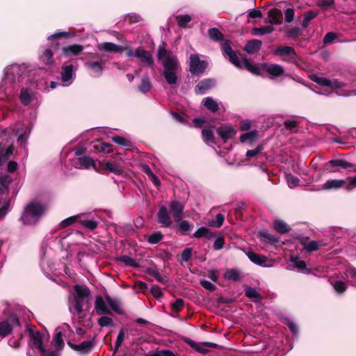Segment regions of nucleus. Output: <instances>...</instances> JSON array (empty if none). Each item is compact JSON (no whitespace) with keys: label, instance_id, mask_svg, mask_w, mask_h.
<instances>
[{"label":"nucleus","instance_id":"nucleus-38","mask_svg":"<svg viewBox=\"0 0 356 356\" xmlns=\"http://www.w3.org/2000/svg\"><path fill=\"white\" fill-rule=\"evenodd\" d=\"M330 164L333 167H341L347 169L353 166V164L343 159H334L330 161Z\"/></svg>","mask_w":356,"mask_h":356},{"label":"nucleus","instance_id":"nucleus-22","mask_svg":"<svg viewBox=\"0 0 356 356\" xmlns=\"http://www.w3.org/2000/svg\"><path fill=\"white\" fill-rule=\"evenodd\" d=\"M215 85V81L212 79H204L200 81L195 86V92L197 94H204L208 90L211 89Z\"/></svg>","mask_w":356,"mask_h":356},{"label":"nucleus","instance_id":"nucleus-8","mask_svg":"<svg viewBox=\"0 0 356 356\" xmlns=\"http://www.w3.org/2000/svg\"><path fill=\"white\" fill-rule=\"evenodd\" d=\"M170 213L175 221H179L182 218L184 205L181 202L174 200L169 204Z\"/></svg>","mask_w":356,"mask_h":356},{"label":"nucleus","instance_id":"nucleus-45","mask_svg":"<svg viewBox=\"0 0 356 356\" xmlns=\"http://www.w3.org/2000/svg\"><path fill=\"white\" fill-rule=\"evenodd\" d=\"M40 60L46 65L53 63V54L51 50L46 49L43 54L40 56Z\"/></svg>","mask_w":356,"mask_h":356},{"label":"nucleus","instance_id":"nucleus-11","mask_svg":"<svg viewBox=\"0 0 356 356\" xmlns=\"http://www.w3.org/2000/svg\"><path fill=\"white\" fill-rule=\"evenodd\" d=\"M216 131L224 141L234 138L236 133V131L232 127L227 124L220 126Z\"/></svg>","mask_w":356,"mask_h":356},{"label":"nucleus","instance_id":"nucleus-21","mask_svg":"<svg viewBox=\"0 0 356 356\" xmlns=\"http://www.w3.org/2000/svg\"><path fill=\"white\" fill-rule=\"evenodd\" d=\"M275 54L280 56H289L293 60H295L296 54L293 47L289 46H280L275 50Z\"/></svg>","mask_w":356,"mask_h":356},{"label":"nucleus","instance_id":"nucleus-58","mask_svg":"<svg viewBox=\"0 0 356 356\" xmlns=\"http://www.w3.org/2000/svg\"><path fill=\"white\" fill-rule=\"evenodd\" d=\"M113 140L117 144L124 146V147H131V143L129 140L121 136H115L113 138Z\"/></svg>","mask_w":356,"mask_h":356},{"label":"nucleus","instance_id":"nucleus-20","mask_svg":"<svg viewBox=\"0 0 356 356\" xmlns=\"http://www.w3.org/2000/svg\"><path fill=\"white\" fill-rule=\"evenodd\" d=\"M234 65L238 68L246 69L253 74H258L259 73V67L256 65L251 63L246 58L241 60H238Z\"/></svg>","mask_w":356,"mask_h":356},{"label":"nucleus","instance_id":"nucleus-35","mask_svg":"<svg viewBox=\"0 0 356 356\" xmlns=\"http://www.w3.org/2000/svg\"><path fill=\"white\" fill-rule=\"evenodd\" d=\"M163 74L168 83L170 85H175L177 83V76L176 74V71H170L167 70H164Z\"/></svg>","mask_w":356,"mask_h":356},{"label":"nucleus","instance_id":"nucleus-7","mask_svg":"<svg viewBox=\"0 0 356 356\" xmlns=\"http://www.w3.org/2000/svg\"><path fill=\"white\" fill-rule=\"evenodd\" d=\"M24 71V67L23 66L17 64L12 65L6 69L5 78L6 80L13 82L16 77L19 78L22 75Z\"/></svg>","mask_w":356,"mask_h":356},{"label":"nucleus","instance_id":"nucleus-10","mask_svg":"<svg viewBox=\"0 0 356 356\" xmlns=\"http://www.w3.org/2000/svg\"><path fill=\"white\" fill-rule=\"evenodd\" d=\"M134 56L137 57L146 66L152 67L154 65L152 54L146 50L137 49L135 51Z\"/></svg>","mask_w":356,"mask_h":356},{"label":"nucleus","instance_id":"nucleus-16","mask_svg":"<svg viewBox=\"0 0 356 356\" xmlns=\"http://www.w3.org/2000/svg\"><path fill=\"white\" fill-rule=\"evenodd\" d=\"M222 48L224 54L228 56L229 61L233 65L236 64L239 58L236 52L232 50L231 42L229 41L223 42L222 43Z\"/></svg>","mask_w":356,"mask_h":356},{"label":"nucleus","instance_id":"nucleus-54","mask_svg":"<svg viewBox=\"0 0 356 356\" xmlns=\"http://www.w3.org/2000/svg\"><path fill=\"white\" fill-rule=\"evenodd\" d=\"M176 222H177L178 229L181 232H188L192 227V225H190L189 222L186 220H181V219H180L179 221H176Z\"/></svg>","mask_w":356,"mask_h":356},{"label":"nucleus","instance_id":"nucleus-61","mask_svg":"<svg viewBox=\"0 0 356 356\" xmlns=\"http://www.w3.org/2000/svg\"><path fill=\"white\" fill-rule=\"evenodd\" d=\"M202 138L205 143H209L212 142L213 138V131L209 129H203L202 130Z\"/></svg>","mask_w":356,"mask_h":356},{"label":"nucleus","instance_id":"nucleus-31","mask_svg":"<svg viewBox=\"0 0 356 356\" xmlns=\"http://www.w3.org/2000/svg\"><path fill=\"white\" fill-rule=\"evenodd\" d=\"M106 300L109 307L117 314H122L123 311L120 307L118 300L112 298L109 296H106Z\"/></svg>","mask_w":356,"mask_h":356},{"label":"nucleus","instance_id":"nucleus-19","mask_svg":"<svg viewBox=\"0 0 356 356\" xmlns=\"http://www.w3.org/2000/svg\"><path fill=\"white\" fill-rule=\"evenodd\" d=\"M31 343L35 348H37L42 354L46 353L45 349L42 346V337L40 332H31L30 333Z\"/></svg>","mask_w":356,"mask_h":356},{"label":"nucleus","instance_id":"nucleus-23","mask_svg":"<svg viewBox=\"0 0 356 356\" xmlns=\"http://www.w3.org/2000/svg\"><path fill=\"white\" fill-rule=\"evenodd\" d=\"M346 181L343 179H330L327 181L322 186L323 190H337L344 187Z\"/></svg>","mask_w":356,"mask_h":356},{"label":"nucleus","instance_id":"nucleus-48","mask_svg":"<svg viewBox=\"0 0 356 356\" xmlns=\"http://www.w3.org/2000/svg\"><path fill=\"white\" fill-rule=\"evenodd\" d=\"M209 35L210 38L214 41L221 40L223 38L222 34L216 28H212L209 30Z\"/></svg>","mask_w":356,"mask_h":356},{"label":"nucleus","instance_id":"nucleus-25","mask_svg":"<svg viewBox=\"0 0 356 356\" xmlns=\"http://www.w3.org/2000/svg\"><path fill=\"white\" fill-rule=\"evenodd\" d=\"M261 40L254 39L246 43L244 50L248 54H254L261 49Z\"/></svg>","mask_w":356,"mask_h":356},{"label":"nucleus","instance_id":"nucleus-28","mask_svg":"<svg viewBox=\"0 0 356 356\" xmlns=\"http://www.w3.org/2000/svg\"><path fill=\"white\" fill-rule=\"evenodd\" d=\"M76 165L77 168L83 169H88L90 166H93L95 168L94 161L89 156H83L79 158Z\"/></svg>","mask_w":356,"mask_h":356},{"label":"nucleus","instance_id":"nucleus-14","mask_svg":"<svg viewBox=\"0 0 356 356\" xmlns=\"http://www.w3.org/2000/svg\"><path fill=\"white\" fill-rule=\"evenodd\" d=\"M106 300L105 301L102 296H97L95 302V308L98 314H108L112 313L107 307Z\"/></svg>","mask_w":356,"mask_h":356},{"label":"nucleus","instance_id":"nucleus-62","mask_svg":"<svg viewBox=\"0 0 356 356\" xmlns=\"http://www.w3.org/2000/svg\"><path fill=\"white\" fill-rule=\"evenodd\" d=\"M298 124V122L296 120H286L284 122V125L286 129L292 131Z\"/></svg>","mask_w":356,"mask_h":356},{"label":"nucleus","instance_id":"nucleus-47","mask_svg":"<svg viewBox=\"0 0 356 356\" xmlns=\"http://www.w3.org/2000/svg\"><path fill=\"white\" fill-rule=\"evenodd\" d=\"M245 295L255 301L259 302L261 299L259 292L254 288L248 287L245 289Z\"/></svg>","mask_w":356,"mask_h":356},{"label":"nucleus","instance_id":"nucleus-6","mask_svg":"<svg viewBox=\"0 0 356 356\" xmlns=\"http://www.w3.org/2000/svg\"><path fill=\"white\" fill-rule=\"evenodd\" d=\"M245 254L249 259L257 265L263 267H272L273 266V261L268 260L265 256L257 254L252 251L246 252Z\"/></svg>","mask_w":356,"mask_h":356},{"label":"nucleus","instance_id":"nucleus-59","mask_svg":"<svg viewBox=\"0 0 356 356\" xmlns=\"http://www.w3.org/2000/svg\"><path fill=\"white\" fill-rule=\"evenodd\" d=\"M80 223L89 230H94L97 227V222L92 220H81Z\"/></svg>","mask_w":356,"mask_h":356},{"label":"nucleus","instance_id":"nucleus-64","mask_svg":"<svg viewBox=\"0 0 356 356\" xmlns=\"http://www.w3.org/2000/svg\"><path fill=\"white\" fill-rule=\"evenodd\" d=\"M98 323L101 327L113 325V320L110 317L102 316L99 318Z\"/></svg>","mask_w":356,"mask_h":356},{"label":"nucleus","instance_id":"nucleus-12","mask_svg":"<svg viewBox=\"0 0 356 356\" xmlns=\"http://www.w3.org/2000/svg\"><path fill=\"white\" fill-rule=\"evenodd\" d=\"M103 62H87L85 65L86 68L90 71V74L93 77L99 76L103 72L104 69Z\"/></svg>","mask_w":356,"mask_h":356},{"label":"nucleus","instance_id":"nucleus-34","mask_svg":"<svg viewBox=\"0 0 356 356\" xmlns=\"http://www.w3.org/2000/svg\"><path fill=\"white\" fill-rule=\"evenodd\" d=\"M275 229L281 234L286 233L289 231V226L283 220H277L274 222Z\"/></svg>","mask_w":356,"mask_h":356},{"label":"nucleus","instance_id":"nucleus-46","mask_svg":"<svg viewBox=\"0 0 356 356\" xmlns=\"http://www.w3.org/2000/svg\"><path fill=\"white\" fill-rule=\"evenodd\" d=\"M317 16V13L313 11H307L304 14V19L302 22L303 28H307L309 25V22Z\"/></svg>","mask_w":356,"mask_h":356},{"label":"nucleus","instance_id":"nucleus-4","mask_svg":"<svg viewBox=\"0 0 356 356\" xmlns=\"http://www.w3.org/2000/svg\"><path fill=\"white\" fill-rule=\"evenodd\" d=\"M207 67L205 60H200L198 54H191L189 58V70L195 75L202 74Z\"/></svg>","mask_w":356,"mask_h":356},{"label":"nucleus","instance_id":"nucleus-33","mask_svg":"<svg viewBox=\"0 0 356 356\" xmlns=\"http://www.w3.org/2000/svg\"><path fill=\"white\" fill-rule=\"evenodd\" d=\"M259 236L264 241L274 244L278 241V238L270 234L267 230H261L259 232Z\"/></svg>","mask_w":356,"mask_h":356},{"label":"nucleus","instance_id":"nucleus-1","mask_svg":"<svg viewBox=\"0 0 356 356\" xmlns=\"http://www.w3.org/2000/svg\"><path fill=\"white\" fill-rule=\"evenodd\" d=\"M44 212L45 208L42 204L32 202L25 207L21 220L26 225H35Z\"/></svg>","mask_w":356,"mask_h":356},{"label":"nucleus","instance_id":"nucleus-41","mask_svg":"<svg viewBox=\"0 0 356 356\" xmlns=\"http://www.w3.org/2000/svg\"><path fill=\"white\" fill-rule=\"evenodd\" d=\"M310 79L312 81H313L314 82L321 85V86H327L329 87L330 86V79H327L325 77H321V76H318V75L316 74H312L310 76Z\"/></svg>","mask_w":356,"mask_h":356},{"label":"nucleus","instance_id":"nucleus-2","mask_svg":"<svg viewBox=\"0 0 356 356\" xmlns=\"http://www.w3.org/2000/svg\"><path fill=\"white\" fill-rule=\"evenodd\" d=\"M90 295V291L86 286H76L75 293L70 302V310L72 312L81 314L83 312V307L85 299Z\"/></svg>","mask_w":356,"mask_h":356},{"label":"nucleus","instance_id":"nucleus-9","mask_svg":"<svg viewBox=\"0 0 356 356\" xmlns=\"http://www.w3.org/2000/svg\"><path fill=\"white\" fill-rule=\"evenodd\" d=\"M157 219L159 223H160L164 227H169L172 225V220L170 216V213L165 206H161L157 213Z\"/></svg>","mask_w":356,"mask_h":356},{"label":"nucleus","instance_id":"nucleus-52","mask_svg":"<svg viewBox=\"0 0 356 356\" xmlns=\"http://www.w3.org/2000/svg\"><path fill=\"white\" fill-rule=\"evenodd\" d=\"M290 261L298 270H302L306 268V264L304 261L300 260L298 257H291Z\"/></svg>","mask_w":356,"mask_h":356},{"label":"nucleus","instance_id":"nucleus-3","mask_svg":"<svg viewBox=\"0 0 356 356\" xmlns=\"http://www.w3.org/2000/svg\"><path fill=\"white\" fill-rule=\"evenodd\" d=\"M157 56L159 60H162L164 70L177 71L179 68V64L177 57L163 47H159Z\"/></svg>","mask_w":356,"mask_h":356},{"label":"nucleus","instance_id":"nucleus-5","mask_svg":"<svg viewBox=\"0 0 356 356\" xmlns=\"http://www.w3.org/2000/svg\"><path fill=\"white\" fill-rule=\"evenodd\" d=\"M10 181L11 179L8 175H3L0 177V202L2 200V195L6 191ZM8 204L5 203L1 207H0V219L6 216L8 210Z\"/></svg>","mask_w":356,"mask_h":356},{"label":"nucleus","instance_id":"nucleus-50","mask_svg":"<svg viewBox=\"0 0 356 356\" xmlns=\"http://www.w3.org/2000/svg\"><path fill=\"white\" fill-rule=\"evenodd\" d=\"M13 154V147H8L5 150L0 149V165Z\"/></svg>","mask_w":356,"mask_h":356},{"label":"nucleus","instance_id":"nucleus-51","mask_svg":"<svg viewBox=\"0 0 356 356\" xmlns=\"http://www.w3.org/2000/svg\"><path fill=\"white\" fill-rule=\"evenodd\" d=\"M286 179L290 188H294L299 185L300 180L297 177L292 175H286Z\"/></svg>","mask_w":356,"mask_h":356},{"label":"nucleus","instance_id":"nucleus-26","mask_svg":"<svg viewBox=\"0 0 356 356\" xmlns=\"http://www.w3.org/2000/svg\"><path fill=\"white\" fill-rule=\"evenodd\" d=\"M68 344L72 349L78 351L81 354L88 353L92 348V343L90 341H83L79 345H74L70 343H68Z\"/></svg>","mask_w":356,"mask_h":356},{"label":"nucleus","instance_id":"nucleus-37","mask_svg":"<svg viewBox=\"0 0 356 356\" xmlns=\"http://www.w3.org/2000/svg\"><path fill=\"white\" fill-rule=\"evenodd\" d=\"M19 99L22 104H24V105L29 104L32 99L31 92L27 89H22L19 95Z\"/></svg>","mask_w":356,"mask_h":356},{"label":"nucleus","instance_id":"nucleus-32","mask_svg":"<svg viewBox=\"0 0 356 356\" xmlns=\"http://www.w3.org/2000/svg\"><path fill=\"white\" fill-rule=\"evenodd\" d=\"M302 245L305 250L307 252H314L318 249L319 245L315 241H311L308 238L302 241Z\"/></svg>","mask_w":356,"mask_h":356},{"label":"nucleus","instance_id":"nucleus-27","mask_svg":"<svg viewBox=\"0 0 356 356\" xmlns=\"http://www.w3.org/2000/svg\"><path fill=\"white\" fill-rule=\"evenodd\" d=\"M266 71L272 77L282 76L284 73V67L278 64H273L266 67Z\"/></svg>","mask_w":356,"mask_h":356},{"label":"nucleus","instance_id":"nucleus-55","mask_svg":"<svg viewBox=\"0 0 356 356\" xmlns=\"http://www.w3.org/2000/svg\"><path fill=\"white\" fill-rule=\"evenodd\" d=\"M184 305V302L182 299H177L176 301L171 304V309L173 312H179L181 311Z\"/></svg>","mask_w":356,"mask_h":356},{"label":"nucleus","instance_id":"nucleus-29","mask_svg":"<svg viewBox=\"0 0 356 356\" xmlns=\"http://www.w3.org/2000/svg\"><path fill=\"white\" fill-rule=\"evenodd\" d=\"M16 128L13 129L12 133L15 136H18V140L23 142L27 138V130L23 128L22 123H17Z\"/></svg>","mask_w":356,"mask_h":356},{"label":"nucleus","instance_id":"nucleus-60","mask_svg":"<svg viewBox=\"0 0 356 356\" xmlns=\"http://www.w3.org/2000/svg\"><path fill=\"white\" fill-rule=\"evenodd\" d=\"M332 286L335 290L339 293H342L346 290V284L342 281H337L332 284Z\"/></svg>","mask_w":356,"mask_h":356},{"label":"nucleus","instance_id":"nucleus-30","mask_svg":"<svg viewBox=\"0 0 356 356\" xmlns=\"http://www.w3.org/2000/svg\"><path fill=\"white\" fill-rule=\"evenodd\" d=\"M275 29L272 25H267L260 28H254L252 33L254 35L262 36L266 34H270L274 31Z\"/></svg>","mask_w":356,"mask_h":356},{"label":"nucleus","instance_id":"nucleus-39","mask_svg":"<svg viewBox=\"0 0 356 356\" xmlns=\"http://www.w3.org/2000/svg\"><path fill=\"white\" fill-rule=\"evenodd\" d=\"M145 356H178L177 354L170 350H161L158 351H149Z\"/></svg>","mask_w":356,"mask_h":356},{"label":"nucleus","instance_id":"nucleus-24","mask_svg":"<svg viewBox=\"0 0 356 356\" xmlns=\"http://www.w3.org/2000/svg\"><path fill=\"white\" fill-rule=\"evenodd\" d=\"M83 50L80 44H72L63 48V52L67 57L79 55Z\"/></svg>","mask_w":356,"mask_h":356},{"label":"nucleus","instance_id":"nucleus-57","mask_svg":"<svg viewBox=\"0 0 356 356\" xmlns=\"http://www.w3.org/2000/svg\"><path fill=\"white\" fill-rule=\"evenodd\" d=\"M163 238V236L160 232H154L151 234L147 241L151 244H156L161 241Z\"/></svg>","mask_w":356,"mask_h":356},{"label":"nucleus","instance_id":"nucleus-18","mask_svg":"<svg viewBox=\"0 0 356 356\" xmlns=\"http://www.w3.org/2000/svg\"><path fill=\"white\" fill-rule=\"evenodd\" d=\"M97 49L101 51L105 52H120L122 53L124 49L119 45L112 42H102L97 46Z\"/></svg>","mask_w":356,"mask_h":356},{"label":"nucleus","instance_id":"nucleus-36","mask_svg":"<svg viewBox=\"0 0 356 356\" xmlns=\"http://www.w3.org/2000/svg\"><path fill=\"white\" fill-rule=\"evenodd\" d=\"M204 106L212 112L218 110V104L211 97H207L204 99Z\"/></svg>","mask_w":356,"mask_h":356},{"label":"nucleus","instance_id":"nucleus-43","mask_svg":"<svg viewBox=\"0 0 356 356\" xmlns=\"http://www.w3.org/2000/svg\"><path fill=\"white\" fill-rule=\"evenodd\" d=\"M224 277L227 280H232L234 282L238 281L240 280L238 271L236 269H229L227 270Z\"/></svg>","mask_w":356,"mask_h":356},{"label":"nucleus","instance_id":"nucleus-40","mask_svg":"<svg viewBox=\"0 0 356 356\" xmlns=\"http://www.w3.org/2000/svg\"><path fill=\"white\" fill-rule=\"evenodd\" d=\"M104 165L106 169L115 175H120L123 173L122 168L115 163H112L111 162H105L104 163Z\"/></svg>","mask_w":356,"mask_h":356},{"label":"nucleus","instance_id":"nucleus-44","mask_svg":"<svg viewBox=\"0 0 356 356\" xmlns=\"http://www.w3.org/2000/svg\"><path fill=\"white\" fill-rule=\"evenodd\" d=\"M257 132L252 131L243 134L240 137V140L243 143L246 141L254 142L257 138Z\"/></svg>","mask_w":356,"mask_h":356},{"label":"nucleus","instance_id":"nucleus-53","mask_svg":"<svg viewBox=\"0 0 356 356\" xmlns=\"http://www.w3.org/2000/svg\"><path fill=\"white\" fill-rule=\"evenodd\" d=\"M209 230L208 228L202 227L198 228L196 230V232L193 234V237L201 238L203 236H206L209 238L211 237V236L207 235L209 234Z\"/></svg>","mask_w":356,"mask_h":356},{"label":"nucleus","instance_id":"nucleus-13","mask_svg":"<svg viewBox=\"0 0 356 356\" xmlns=\"http://www.w3.org/2000/svg\"><path fill=\"white\" fill-rule=\"evenodd\" d=\"M10 322L16 325H19V320L16 317H11L8 321L0 323V336L4 337L8 335L13 329V325Z\"/></svg>","mask_w":356,"mask_h":356},{"label":"nucleus","instance_id":"nucleus-17","mask_svg":"<svg viewBox=\"0 0 356 356\" xmlns=\"http://www.w3.org/2000/svg\"><path fill=\"white\" fill-rule=\"evenodd\" d=\"M268 19L266 22L270 25H280L282 23V13L277 8H273L268 12Z\"/></svg>","mask_w":356,"mask_h":356},{"label":"nucleus","instance_id":"nucleus-42","mask_svg":"<svg viewBox=\"0 0 356 356\" xmlns=\"http://www.w3.org/2000/svg\"><path fill=\"white\" fill-rule=\"evenodd\" d=\"M152 88V83L147 76H144L142 79L141 84L139 86V90L143 93L147 92Z\"/></svg>","mask_w":356,"mask_h":356},{"label":"nucleus","instance_id":"nucleus-56","mask_svg":"<svg viewBox=\"0 0 356 356\" xmlns=\"http://www.w3.org/2000/svg\"><path fill=\"white\" fill-rule=\"evenodd\" d=\"M225 220V216L222 213H218L216 220L210 223V225L215 227H220L222 225Z\"/></svg>","mask_w":356,"mask_h":356},{"label":"nucleus","instance_id":"nucleus-49","mask_svg":"<svg viewBox=\"0 0 356 356\" xmlns=\"http://www.w3.org/2000/svg\"><path fill=\"white\" fill-rule=\"evenodd\" d=\"M177 24L181 28H186L187 24L189 23L192 18L189 15H179L177 17Z\"/></svg>","mask_w":356,"mask_h":356},{"label":"nucleus","instance_id":"nucleus-63","mask_svg":"<svg viewBox=\"0 0 356 356\" xmlns=\"http://www.w3.org/2000/svg\"><path fill=\"white\" fill-rule=\"evenodd\" d=\"M192 256V248H185L181 253V261L186 262L188 261Z\"/></svg>","mask_w":356,"mask_h":356},{"label":"nucleus","instance_id":"nucleus-15","mask_svg":"<svg viewBox=\"0 0 356 356\" xmlns=\"http://www.w3.org/2000/svg\"><path fill=\"white\" fill-rule=\"evenodd\" d=\"M75 70L72 65H65L62 68L61 78L63 86H68L72 83L73 72Z\"/></svg>","mask_w":356,"mask_h":356}]
</instances>
